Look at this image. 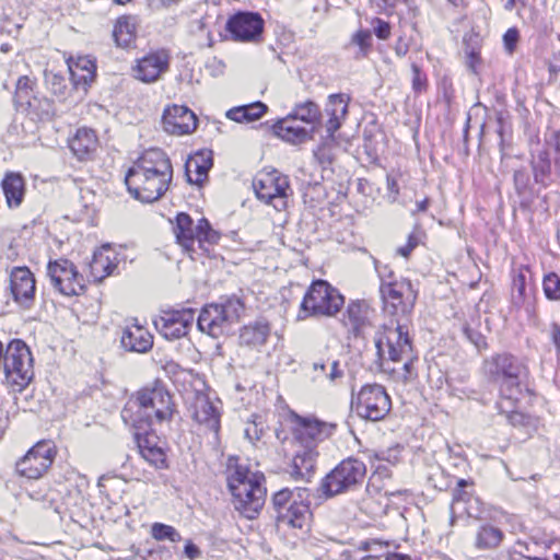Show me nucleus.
I'll use <instances>...</instances> for the list:
<instances>
[{
  "label": "nucleus",
  "mask_w": 560,
  "mask_h": 560,
  "mask_svg": "<svg viewBox=\"0 0 560 560\" xmlns=\"http://www.w3.org/2000/svg\"><path fill=\"white\" fill-rule=\"evenodd\" d=\"M351 404L361 418L371 421L384 419L392 408L389 395L376 383L365 384L355 396L352 394Z\"/></svg>",
  "instance_id": "12"
},
{
  "label": "nucleus",
  "mask_w": 560,
  "mask_h": 560,
  "mask_svg": "<svg viewBox=\"0 0 560 560\" xmlns=\"http://www.w3.org/2000/svg\"><path fill=\"white\" fill-rule=\"evenodd\" d=\"M530 164L535 183L546 187L551 176V160L548 149L538 145L536 150H533Z\"/></svg>",
  "instance_id": "30"
},
{
  "label": "nucleus",
  "mask_w": 560,
  "mask_h": 560,
  "mask_svg": "<svg viewBox=\"0 0 560 560\" xmlns=\"http://www.w3.org/2000/svg\"><path fill=\"white\" fill-rule=\"evenodd\" d=\"M472 480L459 478L453 490V498L450 505L451 523L456 518L469 517L474 520H482L487 515V509L482 501L476 497L472 490Z\"/></svg>",
  "instance_id": "16"
},
{
  "label": "nucleus",
  "mask_w": 560,
  "mask_h": 560,
  "mask_svg": "<svg viewBox=\"0 0 560 560\" xmlns=\"http://www.w3.org/2000/svg\"><path fill=\"white\" fill-rule=\"evenodd\" d=\"M137 23L136 18L131 15H122L117 19L114 30L113 38L117 47L128 48L135 43Z\"/></svg>",
  "instance_id": "36"
},
{
  "label": "nucleus",
  "mask_w": 560,
  "mask_h": 560,
  "mask_svg": "<svg viewBox=\"0 0 560 560\" xmlns=\"http://www.w3.org/2000/svg\"><path fill=\"white\" fill-rule=\"evenodd\" d=\"M55 456L56 447L54 443L42 440L16 462L15 471L20 477L26 479H39L52 465Z\"/></svg>",
  "instance_id": "13"
},
{
  "label": "nucleus",
  "mask_w": 560,
  "mask_h": 560,
  "mask_svg": "<svg viewBox=\"0 0 560 560\" xmlns=\"http://www.w3.org/2000/svg\"><path fill=\"white\" fill-rule=\"evenodd\" d=\"M253 188L257 198L275 209L282 210L287 205L289 178L277 170L259 173L253 180Z\"/></svg>",
  "instance_id": "14"
},
{
  "label": "nucleus",
  "mask_w": 560,
  "mask_h": 560,
  "mask_svg": "<svg viewBox=\"0 0 560 560\" xmlns=\"http://www.w3.org/2000/svg\"><path fill=\"white\" fill-rule=\"evenodd\" d=\"M312 370L314 381L326 380L331 385H337L345 377V369L338 360L320 359L313 362Z\"/></svg>",
  "instance_id": "35"
},
{
  "label": "nucleus",
  "mask_w": 560,
  "mask_h": 560,
  "mask_svg": "<svg viewBox=\"0 0 560 560\" xmlns=\"http://www.w3.org/2000/svg\"><path fill=\"white\" fill-rule=\"evenodd\" d=\"M386 184H387L388 197L392 199V201H395L399 195L398 183L394 177H392L390 175H387Z\"/></svg>",
  "instance_id": "64"
},
{
  "label": "nucleus",
  "mask_w": 560,
  "mask_h": 560,
  "mask_svg": "<svg viewBox=\"0 0 560 560\" xmlns=\"http://www.w3.org/2000/svg\"><path fill=\"white\" fill-rule=\"evenodd\" d=\"M244 308L240 298L223 296L220 302L208 304L201 310L197 318V327L200 331L219 338L240 320Z\"/></svg>",
  "instance_id": "7"
},
{
  "label": "nucleus",
  "mask_w": 560,
  "mask_h": 560,
  "mask_svg": "<svg viewBox=\"0 0 560 560\" xmlns=\"http://www.w3.org/2000/svg\"><path fill=\"white\" fill-rule=\"evenodd\" d=\"M411 70H412V90L416 93H421V92L425 91L427 86H428L427 75L424 73H422L421 69L416 63L411 65Z\"/></svg>",
  "instance_id": "56"
},
{
  "label": "nucleus",
  "mask_w": 560,
  "mask_h": 560,
  "mask_svg": "<svg viewBox=\"0 0 560 560\" xmlns=\"http://www.w3.org/2000/svg\"><path fill=\"white\" fill-rule=\"evenodd\" d=\"M151 536L159 541L170 540L172 542H177L182 540V536L175 527L163 523L152 524Z\"/></svg>",
  "instance_id": "45"
},
{
  "label": "nucleus",
  "mask_w": 560,
  "mask_h": 560,
  "mask_svg": "<svg viewBox=\"0 0 560 560\" xmlns=\"http://www.w3.org/2000/svg\"><path fill=\"white\" fill-rule=\"evenodd\" d=\"M213 165L212 152L200 151L190 156L186 162V175L189 183L201 185L208 177V172Z\"/></svg>",
  "instance_id": "28"
},
{
  "label": "nucleus",
  "mask_w": 560,
  "mask_h": 560,
  "mask_svg": "<svg viewBox=\"0 0 560 560\" xmlns=\"http://www.w3.org/2000/svg\"><path fill=\"white\" fill-rule=\"evenodd\" d=\"M267 109V105L258 101L229 109L226 117L236 122H252L261 118Z\"/></svg>",
  "instance_id": "37"
},
{
  "label": "nucleus",
  "mask_w": 560,
  "mask_h": 560,
  "mask_svg": "<svg viewBox=\"0 0 560 560\" xmlns=\"http://www.w3.org/2000/svg\"><path fill=\"white\" fill-rule=\"evenodd\" d=\"M225 474L235 510L248 520L256 518L266 501L264 474L252 471L233 456L228 458Z\"/></svg>",
  "instance_id": "2"
},
{
  "label": "nucleus",
  "mask_w": 560,
  "mask_h": 560,
  "mask_svg": "<svg viewBox=\"0 0 560 560\" xmlns=\"http://www.w3.org/2000/svg\"><path fill=\"white\" fill-rule=\"evenodd\" d=\"M198 238L197 242L200 248H205V245L218 244L221 238V233L214 230L210 222L206 218L198 220Z\"/></svg>",
  "instance_id": "43"
},
{
  "label": "nucleus",
  "mask_w": 560,
  "mask_h": 560,
  "mask_svg": "<svg viewBox=\"0 0 560 560\" xmlns=\"http://www.w3.org/2000/svg\"><path fill=\"white\" fill-rule=\"evenodd\" d=\"M140 455L147 463L156 469H164L167 467L166 455L161 444L153 448L147 450Z\"/></svg>",
  "instance_id": "47"
},
{
  "label": "nucleus",
  "mask_w": 560,
  "mask_h": 560,
  "mask_svg": "<svg viewBox=\"0 0 560 560\" xmlns=\"http://www.w3.org/2000/svg\"><path fill=\"white\" fill-rule=\"evenodd\" d=\"M542 290L548 300H560V277L555 272L546 275L542 281Z\"/></svg>",
  "instance_id": "48"
},
{
  "label": "nucleus",
  "mask_w": 560,
  "mask_h": 560,
  "mask_svg": "<svg viewBox=\"0 0 560 560\" xmlns=\"http://www.w3.org/2000/svg\"><path fill=\"white\" fill-rule=\"evenodd\" d=\"M526 299V278L525 275L520 271L513 278L512 285V301L516 306H521Z\"/></svg>",
  "instance_id": "49"
},
{
  "label": "nucleus",
  "mask_w": 560,
  "mask_h": 560,
  "mask_svg": "<svg viewBox=\"0 0 560 560\" xmlns=\"http://www.w3.org/2000/svg\"><path fill=\"white\" fill-rule=\"evenodd\" d=\"M329 108L327 112L330 118L326 121L327 137L332 138L334 133L340 128L341 119L348 113V97L343 94H332L329 96Z\"/></svg>",
  "instance_id": "31"
},
{
  "label": "nucleus",
  "mask_w": 560,
  "mask_h": 560,
  "mask_svg": "<svg viewBox=\"0 0 560 560\" xmlns=\"http://www.w3.org/2000/svg\"><path fill=\"white\" fill-rule=\"evenodd\" d=\"M373 32L378 39L386 40L390 36V24L380 18H374L371 22Z\"/></svg>",
  "instance_id": "58"
},
{
  "label": "nucleus",
  "mask_w": 560,
  "mask_h": 560,
  "mask_svg": "<svg viewBox=\"0 0 560 560\" xmlns=\"http://www.w3.org/2000/svg\"><path fill=\"white\" fill-rule=\"evenodd\" d=\"M69 66H73L78 68V71L84 72L91 70L92 74L95 75V65L88 58H79L75 63H70Z\"/></svg>",
  "instance_id": "62"
},
{
  "label": "nucleus",
  "mask_w": 560,
  "mask_h": 560,
  "mask_svg": "<svg viewBox=\"0 0 560 560\" xmlns=\"http://www.w3.org/2000/svg\"><path fill=\"white\" fill-rule=\"evenodd\" d=\"M3 368L7 384L15 393H22L34 377L33 357L27 345L12 340L3 355Z\"/></svg>",
  "instance_id": "10"
},
{
  "label": "nucleus",
  "mask_w": 560,
  "mask_h": 560,
  "mask_svg": "<svg viewBox=\"0 0 560 560\" xmlns=\"http://www.w3.org/2000/svg\"><path fill=\"white\" fill-rule=\"evenodd\" d=\"M343 303L345 299L337 289L325 280H316L306 291L296 319L305 320L312 316H335L341 310Z\"/></svg>",
  "instance_id": "8"
},
{
  "label": "nucleus",
  "mask_w": 560,
  "mask_h": 560,
  "mask_svg": "<svg viewBox=\"0 0 560 560\" xmlns=\"http://www.w3.org/2000/svg\"><path fill=\"white\" fill-rule=\"evenodd\" d=\"M68 70L71 77V81L74 85V88L79 89L82 88L84 91L86 88L91 84V82L94 80V77L91 72V70L81 72L78 71V68L73 66H68Z\"/></svg>",
  "instance_id": "51"
},
{
  "label": "nucleus",
  "mask_w": 560,
  "mask_h": 560,
  "mask_svg": "<svg viewBox=\"0 0 560 560\" xmlns=\"http://www.w3.org/2000/svg\"><path fill=\"white\" fill-rule=\"evenodd\" d=\"M9 208H18L24 198L25 184L21 174L8 173L1 183Z\"/></svg>",
  "instance_id": "34"
},
{
  "label": "nucleus",
  "mask_w": 560,
  "mask_h": 560,
  "mask_svg": "<svg viewBox=\"0 0 560 560\" xmlns=\"http://www.w3.org/2000/svg\"><path fill=\"white\" fill-rule=\"evenodd\" d=\"M466 66L475 74L478 73V66L481 62L479 49L471 47L468 44L465 45Z\"/></svg>",
  "instance_id": "55"
},
{
  "label": "nucleus",
  "mask_w": 560,
  "mask_h": 560,
  "mask_svg": "<svg viewBox=\"0 0 560 560\" xmlns=\"http://www.w3.org/2000/svg\"><path fill=\"white\" fill-rule=\"evenodd\" d=\"M30 498L34 501H38L43 503V509L54 510L56 513H59V505L56 501L55 491H48L45 494L40 495L37 492H31Z\"/></svg>",
  "instance_id": "53"
},
{
  "label": "nucleus",
  "mask_w": 560,
  "mask_h": 560,
  "mask_svg": "<svg viewBox=\"0 0 560 560\" xmlns=\"http://www.w3.org/2000/svg\"><path fill=\"white\" fill-rule=\"evenodd\" d=\"M162 124L167 133L183 136L195 131L197 128V117L186 106L172 105L164 109Z\"/></svg>",
  "instance_id": "23"
},
{
  "label": "nucleus",
  "mask_w": 560,
  "mask_h": 560,
  "mask_svg": "<svg viewBox=\"0 0 560 560\" xmlns=\"http://www.w3.org/2000/svg\"><path fill=\"white\" fill-rule=\"evenodd\" d=\"M115 261L116 256L110 257L106 248L95 253L90 264L91 275L94 280L102 281L106 277L113 275L114 270L117 268V264Z\"/></svg>",
  "instance_id": "38"
},
{
  "label": "nucleus",
  "mask_w": 560,
  "mask_h": 560,
  "mask_svg": "<svg viewBox=\"0 0 560 560\" xmlns=\"http://www.w3.org/2000/svg\"><path fill=\"white\" fill-rule=\"evenodd\" d=\"M388 548V541H382L378 539H366L360 542L359 550L369 552L368 556L362 557L361 560H377Z\"/></svg>",
  "instance_id": "44"
},
{
  "label": "nucleus",
  "mask_w": 560,
  "mask_h": 560,
  "mask_svg": "<svg viewBox=\"0 0 560 560\" xmlns=\"http://www.w3.org/2000/svg\"><path fill=\"white\" fill-rule=\"evenodd\" d=\"M366 465L359 458L348 457L341 460L320 481L319 491L326 499L354 491L363 483Z\"/></svg>",
  "instance_id": "9"
},
{
  "label": "nucleus",
  "mask_w": 560,
  "mask_h": 560,
  "mask_svg": "<svg viewBox=\"0 0 560 560\" xmlns=\"http://www.w3.org/2000/svg\"><path fill=\"white\" fill-rule=\"evenodd\" d=\"M270 505L278 526L308 528L312 518L308 489L283 488L272 494Z\"/></svg>",
  "instance_id": "4"
},
{
  "label": "nucleus",
  "mask_w": 560,
  "mask_h": 560,
  "mask_svg": "<svg viewBox=\"0 0 560 560\" xmlns=\"http://www.w3.org/2000/svg\"><path fill=\"white\" fill-rule=\"evenodd\" d=\"M270 335V326L267 322L257 320L241 329L240 343L250 348L261 347Z\"/></svg>",
  "instance_id": "32"
},
{
  "label": "nucleus",
  "mask_w": 560,
  "mask_h": 560,
  "mask_svg": "<svg viewBox=\"0 0 560 560\" xmlns=\"http://www.w3.org/2000/svg\"><path fill=\"white\" fill-rule=\"evenodd\" d=\"M34 82L26 75L20 77L16 82L14 98L20 105H25L32 98Z\"/></svg>",
  "instance_id": "46"
},
{
  "label": "nucleus",
  "mask_w": 560,
  "mask_h": 560,
  "mask_svg": "<svg viewBox=\"0 0 560 560\" xmlns=\"http://www.w3.org/2000/svg\"><path fill=\"white\" fill-rule=\"evenodd\" d=\"M485 371L493 382L500 384L503 399L511 402L520 399L522 382L528 370L516 357L506 352L492 355L485 361Z\"/></svg>",
  "instance_id": "6"
},
{
  "label": "nucleus",
  "mask_w": 560,
  "mask_h": 560,
  "mask_svg": "<svg viewBox=\"0 0 560 560\" xmlns=\"http://www.w3.org/2000/svg\"><path fill=\"white\" fill-rule=\"evenodd\" d=\"M517 39H518V32L516 28H509L503 36L504 45L510 51L513 50L514 46L516 45Z\"/></svg>",
  "instance_id": "61"
},
{
  "label": "nucleus",
  "mask_w": 560,
  "mask_h": 560,
  "mask_svg": "<svg viewBox=\"0 0 560 560\" xmlns=\"http://www.w3.org/2000/svg\"><path fill=\"white\" fill-rule=\"evenodd\" d=\"M542 148L548 149L549 152L550 150H553L557 153L555 163L557 166H560V130H556L547 135Z\"/></svg>",
  "instance_id": "54"
},
{
  "label": "nucleus",
  "mask_w": 560,
  "mask_h": 560,
  "mask_svg": "<svg viewBox=\"0 0 560 560\" xmlns=\"http://www.w3.org/2000/svg\"><path fill=\"white\" fill-rule=\"evenodd\" d=\"M46 82L49 85L51 92L58 96H63L67 91V80L66 78L57 72L48 71L46 72Z\"/></svg>",
  "instance_id": "50"
},
{
  "label": "nucleus",
  "mask_w": 560,
  "mask_h": 560,
  "mask_svg": "<svg viewBox=\"0 0 560 560\" xmlns=\"http://www.w3.org/2000/svg\"><path fill=\"white\" fill-rule=\"evenodd\" d=\"M375 269L381 278L380 293L384 312L393 319L407 318L415 307L418 290L409 279H397L393 271L385 273L386 267L382 269L377 262H375Z\"/></svg>",
  "instance_id": "5"
},
{
  "label": "nucleus",
  "mask_w": 560,
  "mask_h": 560,
  "mask_svg": "<svg viewBox=\"0 0 560 560\" xmlns=\"http://www.w3.org/2000/svg\"><path fill=\"white\" fill-rule=\"evenodd\" d=\"M35 278L27 267H14L10 275V291L16 304L30 308L35 299Z\"/></svg>",
  "instance_id": "22"
},
{
  "label": "nucleus",
  "mask_w": 560,
  "mask_h": 560,
  "mask_svg": "<svg viewBox=\"0 0 560 560\" xmlns=\"http://www.w3.org/2000/svg\"><path fill=\"white\" fill-rule=\"evenodd\" d=\"M262 431H264V428L259 427L258 423L253 421L250 423H247V425L244 430V434H245L246 439H248L252 443H254V442L260 440V438L262 435Z\"/></svg>",
  "instance_id": "59"
},
{
  "label": "nucleus",
  "mask_w": 560,
  "mask_h": 560,
  "mask_svg": "<svg viewBox=\"0 0 560 560\" xmlns=\"http://www.w3.org/2000/svg\"><path fill=\"white\" fill-rule=\"evenodd\" d=\"M135 404L149 425L153 421L156 423L170 422L176 412L171 394L159 381L141 388L137 393Z\"/></svg>",
  "instance_id": "11"
},
{
  "label": "nucleus",
  "mask_w": 560,
  "mask_h": 560,
  "mask_svg": "<svg viewBox=\"0 0 560 560\" xmlns=\"http://www.w3.org/2000/svg\"><path fill=\"white\" fill-rule=\"evenodd\" d=\"M198 223L195 225L189 214L179 212L175 218L173 232L177 244L187 253L194 252V245L198 238Z\"/></svg>",
  "instance_id": "27"
},
{
  "label": "nucleus",
  "mask_w": 560,
  "mask_h": 560,
  "mask_svg": "<svg viewBox=\"0 0 560 560\" xmlns=\"http://www.w3.org/2000/svg\"><path fill=\"white\" fill-rule=\"evenodd\" d=\"M226 30L237 42H255L264 32V20L257 12H238L229 19Z\"/></svg>",
  "instance_id": "20"
},
{
  "label": "nucleus",
  "mask_w": 560,
  "mask_h": 560,
  "mask_svg": "<svg viewBox=\"0 0 560 560\" xmlns=\"http://www.w3.org/2000/svg\"><path fill=\"white\" fill-rule=\"evenodd\" d=\"M194 320L195 312L191 308H183L164 311L153 323L163 338L175 340L188 334Z\"/></svg>",
  "instance_id": "19"
},
{
  "label": "nucleus",
  "mask_w": 560,
  "mask_h": 560,
  "mask_svg": "<svg viewBox=\"0 0 560 560\" xmlns=\"http://www.w3.org/2000/svg\"><path fill=\"white\" fill-rule=\"evenodd\" d=\"M514 186L518 195H523L527 191L530 183L529 175L525 168H521L514 172Z\"/></svg>",
  "instance_id": "57"
},
{
  "label": "nucleus",
  "mask_w": 560,
  "mask_h": 560,
  "mask_svg": "<svg viewBox=\"0 0 560 560\" xmlns=\"http://www.w3.org/2000/svg\"><path fill=\"white\" fill-rule=\"evenodd\" d=\"M69 147L79 160L86 159L97 148L95 132L88 128L78 129Z\"/></svg>",
  "instance_id": "33"
},
{
  "label": "nucleus",
  "mask_w": 560,
  "mask_h": 560,
  "mask_svg": "<svg viewBox=\"0 0 560 560\" xmlns=\"http://www.w3.org/2000/svg\"><path fill=\"white\" fill-rule=\"evenodd\" d=\"M293 423V434L301 445H312L316 448L317 443L332 435L336 424L320 421L315 417H302L293 413L291 417Z\"/></svg>",
  "instance_id": "18"
},
{
  "label": "nucleus",
  "mask_w": 560,
  "mask_h": 560,
  "mask_svg": "<svg viewBox=\"0 0 560 560\" xmlns=\"http://www.w3.org/2000/svg\"><path fill=\"white\" fill-rule=\"evenodd\" d=\"M317 456L318 453L314 446L302 445V450L295 453L290 465V476L294 480L308 481L313 477Z\"/></svg>",
  "instance_id": "26"
},
{
  "label": "nucleus",
  "mask_w": 560,
  "mask_h": 560,
  "mask_svg": "<svg viewBox=\"0 0 560 560\" xmlns=\"http://www.w3.org/2000/svg\"><path fill=\"white\" fill-rule=\"evenodd\" d=\"M349 46H355L354 58H366L372 48V33L370 30H358L350 38Z\"/></svg>",
  "instance_id": "40"
},
{
  "label": "nucleus",
  "mask_w": 560,
  "mask_h": 560,
  "mask_svg": "<svg viewBox=\"0 0 560 560\" xmlns=\"http://www.w3.org/2000/svg\"><path fill=\"white\" fill-rule=\"evenodd\" d=\"M47 275L55 290L66 296L81 295L85 291L84 278L72 261L59 258L49 261Z\"/></svg>",
  "instance_id": "15"
},
{
  "label": "nucleus",
  "mask_w": 560,
  "mask_h": 560,
  "mask_svg": "<svg viewBox=\"0 0 560 560\" xmlns=\"http://www.w3.org/2000/svg\"><path fill=\"white\" fill-rule=\"evenodd\" d=\"M172 179L171 160L161 149L143 152L125 176L129 194L148 203L159 200L167 191Z\"/></svg>",
  "instance_id": "1"
},
{
  "label": "nucleus",
  "mask_w": 560,
  "mask_h": 560,
  "mask_svg": "<svg viewBox=\"0 0 560 560\" xmlns=\"http://www.w3.org/2000/svg\"><path fill=\"white\" fill-rule=\"evenodd\" d=\"M550 339L556 348L557 354H560V325L558 323H552L550 325Z\"/></svg>",
  "instance_id": "63"
},
{
  "label": "nucleus",
  "mask_w": 560,
  "mask_h": 560,
  "mask_svg": "<svg viewBox=\"0 0 560 560\" xmlns=\"http://www.w3.org/2000/svg\"><path fill=\"white\" fill-rule=\"evenodd\" d=\"M295 120L299 119L306 124H316L319 121V107L311 101L295 106L293 114H290Z\"/></svg>",
  "instance_id": "42"
},
{
  "label": "nucleus",
  "mask_w": 560,
  "mask_h": 560,
  "mask_svg": "<svg viewBox=\"0 0 560 560\" xmlns=\"http://www.w3.org/2000/svg\"><path fill=\"white\" fill-rule=\"evenodd\" d=\"M189 411L194 421L205 432L209 431L213 433L215 440H218L220 430V412L210 401L206 394H196L192 402L190 404Z\"/></svg>",
  "instance_id": "21"
},
{
  "label": "nucleus",
  "mask_w": 560,
  "mask_h": 560,
  "mask_svg": "<svg viewBox=\"0 0 560 560\" xmlns=\"http://www.w3.org/2000/svg\"><path fill=\"white\" fill-rule=\"evenodd\" d=\"M272 130L277 137L293 144L302 143L307 139V130L296 125V120L291 115L275 122Z\"/></svg>",
  "instance_id": "29"
},
{
  "label": "nucleus",
  "mask_w": 560,
  "mask_h": 560,
  "mask_svg": "<svg viewBox=\"0 0 560 560\" xmlns=\"http://www.w3.org/2000/svg\"><path fill=\"white\" fill-rule=\"evenodd\" d=\"M30 113L34 114L38 119H49L54 114L52 102L38 94L32 95V98L25 104Z\"/></svg>",
  "instance_id": "41"
},
{
  "label": "nucleus",
  "mask_w": 560,
  "mask_h": 560,
  "mask_svg": "<svg viewBox=\"0 0 560 560\" xmlns=\"http://www.w3.org/2000/svg\"><path fill=\"white\" fill-rule=\"evenodd\" d=\"M136 440L140 454L161 444L159 438L154 433L149 432L144 434L137 432Z\"/></svg>",
  "instance_id": "52"
},
{
  "label": "nucleus",
  "mask_w": 560,
  "mask_h": 560,
  "mask_svg": "<svg viewBox=\"0 0 560 560\" xmlns=\"http://www.w3.org/2000/svg\"><path fill=\"white\" fill-rule=\"evenodd\" d=\"M120 345L128 352L148 353L153 347V336L137 319H132L121 331Z\"/></svg>",
  "instance_id": "25"
},
{
  "label": "nucleus",
  "mask_w": 560,
  "mask_h": 560,
  "mask_svg": "<svg viewBox=\"0 0 560 560\" xmlns=\"http://www.w3.org/2000/svg\"><path fill=\"white\" fill-rule=\"evenodd\" d=\"M374 343L376 348L377 364L382 368L385 360L401 362L406 377L412 374L413 349L411 339L402 319H390L376 331Z\"/></svg>",
  "instance_id": "3"
},
{
  "label": "nucleus",
  "mask_w": 560,
  "mask_h": 560,
  "mask_svg": "<svg viewBox=\"0 0 560 560\" xmlns=\"http://www.w3.org/2000/svg\"><path fill=\"white\" fill-rule=\"evenodd\" d=\"M375 311L363 300L351 301L342 315L349 339H366L374 328Z\"/></svg>",
  "instance_id": "17"
},
{
  "label": "nucleus",
  "mask_w": 560,
  "mask_h": 560,
  "mask_svg": "<svg viewBox=\"0 0 560 560\" xmlns=\"http://www.w3.org/2000/svg\"><path fill=\"white\" fill-rule=\"evenodd\" d=\"M168 68V52L164 49L152 51L138 59L135 68V78L144 83H152L158 81Z\"/></svg>",
  "instance_id": "24"
},
{
  "label": "nucleus",
  "mask_w": 560,
  "mask_h": 560,
  "mask_svg": "<svg viewBox=\"0 0 560 560\" xmlns=\"http://www.w3.org/2000/svg\"><path fill=\"white\" fill-rule=\"evenodd\" d=\"M419 238L416 234H410L407 241V244L405 246H400L397 248V254L407 258L409 257L410 253L418 246Z\"/></svg>",
  "instance_id": "60"
},
{
  "label": "nucleus",
  "mask_w": 560,
  "mask_h": 560,
  "mask_svg": "<svg viewBox=\"0 0 560 560\" xmlns=\"http://www.w3.org/2000/svg\"><path fill=\"white\" fill-rule=\"evenodd\" d=\"M503 533L500 528L485 524L480 526L476 535V547L478 549H491L500 545L503 539Z\"/></svg>",
  "instance_id": "39"
}]
</instances>
